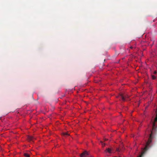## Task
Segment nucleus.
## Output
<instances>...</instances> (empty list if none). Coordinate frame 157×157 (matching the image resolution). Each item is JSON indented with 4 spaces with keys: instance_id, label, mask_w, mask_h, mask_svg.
Here are the masks:
<instances>
[{
    "instance_id": "f257e3e1",
    "label": "nucleus",
    "mask_w": 157,
    "mask_h": 157,
    "mask_svg": "<svg viewBox=\"0 0 157 157\" xmlns=\"http://www.w3.org/2000/svg\"><path fill=\"white\" fill-rule=\"evenodd\" d=\"M81 157H90L88 153L86 151L82 153L80 155Z\"/></svg>"
},
{
    "instance_id": "f03ea898",
    "label": "nucleus",
    "mask_w": 157,
    "mask_h": 157,
    "mask_svg": "<svg viewBox=\"0 0 157 157\" xmlns=\"http://www.w3.org/2000/svg\"><path fill=\"white\" fill-rule=\"evenodd\" d=\"M117 98H120L123 101H125V97L123 94H120L119 96L117 97Z\"/></svg>"
},
{
    "instance_id": "7ed1b4c3",
    "label": "nucleus",
    "mask_w": 157,
    "mask_h": 157,
    "mask_svg": "<svg viewBox=\"0 0 157 157\" xmlns=\"http://www.w3.org/2000/svg\"><path fill=\"white\" fill-rule=\"evenodd\" d=\"M28 139L29 141H33L35 139V138L33 136H29L28 137Z\"/></svg>"
},
{
    "instance_id": "20e7f679",
    "label": "nucleus",
    "mask_w": 157,
    "mask_h": 157,
    "mask_svg": "<svg viewBox=\"0 0 157 157\" xmlns=\"http://www.w3.org/2000/svg\"><path fill=\"white\" fill-rule=\"evenodd\" d=\"M62 134L64 136H67L68 135V134L67 132H63L62 133Z\"/></svg>"
},
{
    "instance_id": "39448f33",
    "label": "nucleus",
    "mask_w": 157,
    "mask_h": 157,
    "mask_svg": "<svg viewBox=\"0 0 157 157\" xmlns=\"http://www.w3.org/2000/svg\"><path fill=\"white\" fill-rule=\"evenodd\" d=\"M106 151L109 153H111V149L109 148H108L107 149Z\"/></svg>"
},
{
    "instance_id": "423d86ee",
    "label": "nucleus",
    "mask_w": 157,
    "mask_h": 157,
    "mask_svg": "<svg viewBox=\"0 0 157 157\" xmlns=\"http://www.w3.org/2000/svg\"><path fill=\"white\" fill-rule=\"evenodd\" d=\"M24 156L25 157H29V155L27 153H24Z\"/></svg>"
},
{
    "instance_id": "0eeeda50",
    "label": "nucleus",
    "mask_w": 157,
    "mask_h": 157,
    "mask_svg": "<svg viewBox=\"0 0 157 157\" xmlns=\"http://www.w3.org/2000/svg\"><path fill=\"white\" fill-rule=\"evenodd\" d=\"M152 79H154L156 78L155 76L153 75H152Z\"/></svg>"
},
{
    "instance_id": "6e6552de",
    "label": "nucleus",
    "mask_w": 157,
    "mask_h": 157,
    "mask_svg": "<svg viewBox=\"0 0 157 157\" xmlns=\"http://www.w3.org/2000/svg\"><path fill=\"white\" fill-rule=\"evenodd\" d=\"M156 73H157V72H156V71H154V74H156Z\"/></svg>"
},
{
    "instance_id": "1a4fd4ad",
    "label": "nucleus",
    "mask_w": 157,
    "mask_h": 157,
    "mask_svg": "<svg viewBox=\"0 0 157 157\" xmlns=\"http://www.w3.org/2000/svg\"><path fill=\"white\" fill-rule=\"evenodd\" d=\"M130 48L131 49H132L133 48V47H132V46H131L130 47Z\"/></svg>"
},
{
    "instance_id": "9d476101",
    "label": "nucleus",
    "mask_w": 157,
    "mask_h": 157,
    "mask_svg": "<svg viewBox=\"0 0 157 157\" xmlns=\"http://www.w3.org/2000/svg\"><path fill=\"white\" fill-rule=\"evenodd\" d=\"M101 143L102 145H103V143L102 141H101Z\"/></svg>"
},
{
    "instance_id": "9b49d317",
    "label": "nucleus",
    "mask_w": 157,
    "mask_h": 157,
    "mask_svg": "<svg viewBox=\"0 0 157 157\" xmlns=\"http://www.w3.org/2000/svg\"><path fill=\"white\" fill-rule=\"evenodd\" d=\"M125 98L126 97V98H127V97H126V96H125Z\"/></svg>"
}]
</instances>
